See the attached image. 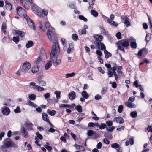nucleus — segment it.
<instances>
[{"instance_id": "nucleus-1", "label": "nucleus", "mask_w": 152, "mask_h": 152, "mask_svg": "<svg viewBox=\"0 0 152 152\" xmlns=\"http://www.w3.org/2000/svg\"><path fill=\"white\" fill-rule=\"evenodd\" d=\"M45 25L46 28L48 29L47 31V34L50 41L52 42H54L52 48V50L50 54V58L53 63L56 65L59 64L61 61V60L57 59L58 55V52L59 51V47L57 42L58 39L53 32L50 30L52 29V27L51 26L48 21L45 22Z\"/></svg>"}, {"instance_id": "nucleus-2", "label": "nucleus", "mask_w": 152, "mask_h": 152, "mask_svg": "<svg viewBox=\"0 0 152 152\" xmlns=\"http://www.w3.org/2000/svg\"><path fill=\"white\" fill-rule=\"evenodd\" d=\"M9 139H10L9 138H7L4 140V145H2L1 148H4V146L7 148H9L11 147L15 148L17 147L18 146L16 144L13 142H11L10 140H8Z\"/></svg>"}, {"instance_id": "nucleus-3", "label": "nucleus", "mask_w": 152, "mask_h": 152, "mask_svg": "<svg viewBox=\"0 0 152 152\" xmlns=\"http://www.w3.org/2000/svg\"><path fill=\"white\" fill-rule=\"evenodd\" d=\"M45 56L46 53L45 50H41L40 53V56L35 61L34 63L35 64L38 65L41 61L42 59L44 58Z\"/></svg>"}, {"instance_id": "nucleus-4", "label": "nucleus", "mask_w": 152, "mask_h": 152, "mask_svg": "<svg viewBox=\"0 0 152 152\" xmlns=\"http://www.w3.org/2000/svg\"><path fill=\"white\" fill-rule=\"evenodd\" d=\"M16 10L17 14L19 16L23 15L24 18L26 15H27L24 9L21 7H17Z\"/></svg>"}, {"instance_id": "nucleus-5", "label": "nucleus", "mask_w": 152, "mask_h": 152, "mask_svg": "<svg viewBox=\"0 0 152 152\" xmlns=\"http://www.w3.org/2000/svg\"><path fill=\"white\" fill-rule=\"evenodd\" d=\"M24 18L27 21V23L29 26L31 28H32L33 29L35 30L36 29L35 24L34 22L27 15H26Z\"/></svg>"}, {"instance_id": "nucleus-6", "label": "nucleus", "mask_w": 152, "mask_h": 152, "mask_svg": "<svg viewBox=\"0 0 152 152\" xmlns=\"http://www.w3.org/2000/svg\"><path fill=\"white\" fill-rule=\"evenodd\" d=\"M116 44H119L124 47H127L129 45V42L126 39H122L118 41Z\"/></svg>"}, {"instance_id": "nucleus-7", "label": "nucleus", "mask_w": 152, "mask_h": 152, "mask_svg": "<svg viewBox=\"0 0 152 152\" xmlns=\"http://www.w3.org/2000/svg\"><path fill=\"white\" fill-rule=\"evenodd\" d=\"M107 75L109 77H112L114 75L115 76V80L117 81L118 79V76L115 72H112L110 70H108V72H107Z\"/></svg>"}, {"instance_id": "nucleus-8", "label": "nucleus", "mask_w": 152, "mask_h": 152, "mask_svg": "<svg viewBox=\"0 0 152 152\" xmlns=\"http://www.w3.org/2000/svg\"><path fill=\"white\" fill-rule=\"evenodd\" d=\"M31 64L27 61L25 62L23 65V68L25 71H28L31 68Z\"/></svg>"}, {"instance_id": "nucleus-9", "label": "nucleus", "mask_w": 152, "mask_h": 152, "mask_svg": "<svg viewBox=\"0 0 152 152\" xmlns=\"http://www.w3.org/2000/svg\"><path fill=\"white\" fill-rule=\"evenodd\" d=\"M100 29V31L102 33V34L105 35L108 39L109 41H110V39H111L110 35L108 33V32H106L104 27H99Z\"/></svg>"}, {"instance_id": "nucleus-10", "label": "nucleus", "mask_w": 152, "mask_h": 152, "mask_svg": "<svg viewBox=\"0 0 152 152\" xmlns=\"http://www.w3.org/2000/svg\"><path fill=\"white\" fill-rule=\"evenodd\" d=\"M24 125L27 128L28 130H33V128L31 126H33V124L29 121H26Z\"/></svg>"}, {"instance_id": "nucleus-11", "label": "nucleus", "mask_w": 152, "mask_h": 152, "mask_svg": "<svg viewBox=\"0 0 152 152\" xmlns=\"http://www.w3.org/2000/svg\"><path fill=\"white\" fill-rule=\"evenodd\" d=\"M95 42H101L103 39V36L101 35L96 34L94 36Z\"/></svg>"}, {"instance_id": "nucleus-12", "label": "nucleus", "mask_w": 152, "mask_h": 152, "mask_svg": "<svg viewBox=\"0 0 152 152\" xmlns=\"http://www.w3.org/2000/svg\"><path fill=\"white\" fill-rule=\"evenodd\" d=\"M113 121H116L117 123L122 124L124 123V120L121 117H115L113 120Z\"/></svg>"}, {"instance_id": "nucleus-13", "label": "nucleus", "mask_w": 152, "mask_h": 152, "mask_svg": "<svg viewBox=\"0 0 152 152\" xmlns=\"http://www.w3.org/2000/svg\"><path fill=\"white\" fill-rule=\"evenodd\" d=\"M21 132L22 133H23V135L25 138H27L28 136V132L26 131L25 128L21 126L20 128Z\"/></svg>"}, {"instance_id": "nucleus-14", "label": "nucleus", "mask_w": 152, "mask_h": 152, "mask_svg": "<svg viewBox=\"0 0 152 152\" xmlns=\"http://www.w3.org/2000/svg\"><path fill=\"white\" fill-rule=\"evenodd\" d=\"M68 96L70 99L72 100L76 97L75 93L74 91H72L68 94Z\"/></svg>"}, {"instance_id": "nucleus-15", "label": "nucleus", "mask_w": 152, "mask_h": 152, "mask_svg": "<svg viewBox=\"0 0 152 152\" xmlns=\"http://www.w3.org/2000/svg\"><path fill=\"white\" fill-rule=\"evenodd\" d=\"M125 104L127 107L130 108L136 107V106L134 103H132L129 102H125Z\"/></svg>"}, {"instance_id": "nucleus-16", "label": "nucleus", "mask_w": 152, "mask_h": 152, "mask_svg": "<svg viewBox=\"0 0 152 152\" xmlns=\"http://www.w3.org/2000/svg\"><path fill=\"white\" fill-rule=\"evenodd\" d=\"M10 109L7 107H5L2 111L3 114L5 115H8L10 113Z\"/></svg>"}, {"instance_id": "nucleus-17", "label": "nucleus", "mask_w": 152, "mask_h": 152, "mask_svg": "<svg viewBox=\"0 0 152 152\" xmlns=\"http://www.w3.org/2000/svg\"><path fill=\"white\" fill-rule=\"evenodd\" d=\"M5 3L6 4L5 6L6 9L7 10H11L12 9V6L11 4L7 0L5 1Z\"/></svg>"}, {"instance_id": "nucleus-18", "label": "nucleus", "mask_w": 152, "mask_h": 152, "mask_svg": "<svg viewBox=\"0 0 152 152\" xmlns=\"http://www.w3.org/2000/svg\"><path fill=\"white\" fill-rule=\"evenodd\" d=\"M15 33L21 37H24L25 33L24 32L18 30H15Z\"/></svg>"}, {"instance_id": "nucleus-19", "label": "nucleus", "mask_w": 152, "mask_h": 152, "mask_svg": "<svg viewBox=\"0 0 152 152\" xmlns=\"http://www.w3.org/2000/svg\"><path fill=\"white\" fill-rule=\"evenodd\" d=\"M39 71V66L35 64L31 70L32 72L33 73H35Z\"/></svg>"}, {"instance_id": "nucleus-20", "label": "nucleus", "mask_w": 152, "mask_h": 152, "mask_svg": "<svg viewBox=\"0 0 152 152\" xmlns=\"http://www.w3.org/2000/svg\"><path fill=\"white\" fill-rule=\"evenodd\" d=\"M104 136L106 138H108L109 139H112L113 138V136L112 134H111L110 133L107 132H104Z\"/></svg>"}, {"instance_id": "nucleus-21", "label": "nucleus", "mask_w": 152, "mask_h": 152, "mask_svg": "<svg viewBox=\"0 0 152 152\" xmlns=\"http://www.w3.org/2000/svg\"><path fill=\"white\" fill-rule=\"evenodd\" d=\"M81 95L85 99H87L89 98V96L86 91H83L81 93Z\"/></svg>"}, {"instance_id": "nucleus-22", "label": "nucleus", "mask_w": 152, "mask_h": 152, "mask_svg": "<svg viewBox=\"0 0 152 152\" xmlns=\"http://www.w3.org/2000/svg\"><path fill=\"white\" fill-rule=\"evenodd\" d=\"M26 104L29 105L30 106H32L34 108H36L37 107V105L36 104L34 103L31 100H29L28 103H26Z\"/></svg>"}, {"instance_id": "nucleus-23", "label": "nucleus", "mask_w": 152, "mask_h": 152, "mask_svg": "<svg viewBox=\"0 0 152 152\" xmlns=\"http://www.w3.org/2000/svg\"><path fill=\"white\" fill-rule=\"evenodd\" d=\"M59 108H69L71 109L72 108V106L69 104H61L59 106Z\"/></svg>"}, {"instance_id": "nucleus-24", "label": "nucleus", "mask_w": 152, "mask_h": 152, "mask_svg": "<svg viewBox=\"0 0 152 152\" xmlns=\"http://www.w3.org/2000/svg\"><path fill=\"white\" fill-rule=\"evenodd\" d=\"M47 113L50 115L53 116H54L56 113V111L54 110L51 111L50 109H48L47 110Z\"/></svg>"}, {"instance_id": "nucleus-25", "label": "nucleus", "mask_w": 152, "mask_h": 152, "mask_svg": "<svg viewBox=\"0 0 152 152\" xmlns=\"http://www.w3.org/2000/svg\"><path fill=\"white\" fill-rule=\"evenodd\" d=\"M33 45V42L32 41H28L27 43L26 44V47L27 48L31 47Z\"/></svg>"}, {"instance_id": "nucleus-26", "label": "nucleus", "mask_w": 152, "mask_h": 152, "mask_svg": "<svg viewBox=\"0 0 152 152\" xmlns=\"http://www.w3.org/2000/svg\"><path fill=\"white\" fill-rule=\"evenodd\" d=\"M74 146L77 150L82 149V151H85V148L83 146L75 144L74 145Z\"/></svg>"}, {"instance_id": "nucleus-27", "label": "nucleus", "mask_w": 152, "mask_h": 152, "mask_svg": "<svg viewBox=\"0 0 152 152\" xmlns=\"http://www.w3.org/2000/svg\"><path fill=\"white\" fill-rule=\"evenodd\" d=\"M52 65L51 62V61H49L45 64V69L46 70H48L50 68Z\"/></svg>"}, {"instance_id": "nucleus-28", "label": "nucleus", "mask_w": 152, "mask_h": 152, "mask_svg": "<svg viewBox=\"0 0 152 152\" xmlns=\"http://www.w3.org/2000/svg\"><path fill=\"white\" fill-rule=\"evenodd\" d=\"M104 53L105 55V57L106 59H107L109 57L112 56V54L107 50H105Z\"/></svg>"}, {"instance_id": "nucleus-29", "label": "nucleus", "mask_w": 152, "mask_h": 152, "mask_svg": "<svg viewBox=\"0 0 152 152\" xmlns=\"http://www.w3.org/2000/svg\"><path fill=\"white\" fill-rule=\"evenodd\" d=\"M12 40L15 43L17 44L18 43L20 40L19 37L18 36H14L13 37Z\"/></svg>"}, {"instance_id": "nucleus-30", "label": "nucleus", "mask_w": 152, "mask_h": 152, "mask_svg": "<svg viewBox=\"0 0 152 152\" xmlns=\"http://www.w3.org/2000/svg\"><path fill=\"white\" fill-rule=\"evenodd\" d=\"M29 99L31 100H34L36 99V96L34 94H31L28 96Z\"/></svg>"}, {"instance_id": "nucleus-31", "label": "nucleus", "mask_w": 152, "mask_h": 152, "mask_svg": "<svg viewBox=\"0 0 152 152\" xmlns=\"http://www.w3.org/2000/svg\"><path fill=\"white\" fill-rule=\"evenodd\" d=\"M20 2L21 3H25L26 4V5H24V8L27 9V10H28L29 9V6L28 3L27 4L26 3V2H27L26 0H21L20 1Z\"/></svg>"}, {"instance_id": "nucleus-32", "label": "nucleus", "mask_w": 152, "mask_h": 152, "mask_svg": "<svg viewBox=\"0 0 152 152\" xmlns=\"http://www.w3.org/2000/svg\"><path fill=\"white\" fill-rule=\"evenodd\" d=\"M75 109L79 113H81L82 111V107L80 105H77L76 106Z\"/></svg>"}, {"instance_id": "nucleus-33", "label": "nucleus", "mask_w": 152, "mask_h": 152, "mask_svg": "<svg viewBox=\"0 0 152 152\" xmlns=\"http://www.w3.org/2000/svg\"><path fill=\"white\" fill-rule=\"evenodd\" d=\"M131 47L132 48L136 49L137 47V44L136 42L132 41L131 43Z\"/></svg>"}, {"instance_id": "nucleus-34", "label": "nucleus", "mask_w": 152, "mask_h": 152, "mask_svg": "<svg viewBox=\"0 0 152 152\" xmlns=\"http://www.w3.org/2000/svg\"><path fill=\"white\" fill-rule=\"evenodd\" d=\"M91 13V14L94 17H96L98 16V14L97 12L94 10H92Z\"/></svg>"}, {"instance_id": "nucleus-35", "label": "nucleus", "mask_w": 152, "mask_h": 152, "mask_svg": "<svg viewBox=\"0 0 152 152\" xmlns=\"http://www.w3.org/2000/svg\"><path fill=\"white\" fill-rule=\"evenodd\" d=\"M75 75V72H72L71 73H67L65 75L66 78H68L74 76Z\"/></svg>"}, {"instance_id": "nucleus-36", "label": "nucleus", "mask_w": 152, "mask_h": 152, "mask_svg": "<svg viewBox=\"0 0 152 152\" xmlns=\"http://www.w3.org/2000/svg\"><path fill=\"white\" fill-rule=\"evenodd\" d=\"M42 116L43 120L45 121H46V120L47 119V118L49 119L48 115L45 113H42Z\"/></svg>"}, {"instance_id": "nucleus-37", "label": "nucleus", "mask_w": 152, "mask_h": 152, "mask_svg": "<svg viewBox=\"0 0 152 152\" xmlns=\"http://www.w3.org/2000/svg\"><path fill=\"white\" fill-rule=\"evenodd\" d=\"M137 113L136 111H133L130 113L131 116L133 118H135L137 117Z\"/></svg>"}, {"instance_id": "nucleus-38", "label": "nucleus", "mask_w": 152, "mask_h": 152, "mask_svg": "<svg viewBox=\"0 0 152 152\" xmlns=\"http://www.w3.org/2000/svg\"><path fill=\"white\" fill-rule=\"evenodd\" d=\"M106 128L107 126L105 123H101L100 124V125L99 126V128L100 129L102 130Z\"/></svg>"}, {"instance_id": "nucleus-39", "label": "nucleus", "mask_w": 152, "mask_h": 152, "mask_svg": "<svg viewBox=\"0 0 152 152\" xmlns=\"http://www.w3.org/2000/svg\"><path fill=\"white\" fill-rule=\"evenodd\" d=\"M54 94L56 95V97L57 99H58L60 98L61 92L60 91H56L54 92Z\"/></svg>"}, {"instance_id": "nucleus-40", "label": "nucleus", "mask_w": 152, "mask_h": 152, "mask_svg": "<svg viewBox=\"0 0 152 152\" xmlns=\"http://www.w3.org/2000/svg\"><path fill=\"white\" fill-rule=\"evenodd\" d=\"M95 133V132L93 130H89L88 131L87 134L89 136H91Z\"/></svg>"}, {"instance_id": "nucleus-41", "label": "nucleus", "mask_w": 152, "mask_h": 152, "mask_svg": "<svg viewBox=\"0 0 152 152\" xmlns=\"http://www.w3.org/2000/svg\"><path fill=\"white\" fill-rule=\"evenodd\" d=\"M142 54H143L142 49H141L139 51L138 53L137 54V55L139 56L138 57V58L139 59H141L142 58L141 56L142 55Z\"/></svg>"}, {"instance_id": "nucleus-42", "label": "nucleus", "mask_w": 152, "mask_h": 152, "mask_svg": "<svg viewBox=\"0 0 152 152\" xmlns=\"http://www.w3.org/2000/svg\"><path fill=\"white\" fill-rule=\"evenodd\" d=\"M111 147L114 149H116L119 147V145L116 142H115L111 145Z\"/></svg>"}, {"instance_id": "nucleus-43", "label": "nucleus", "mask_w": 152, "mask_h": 152, "mask_svg": "<svg viewBox=\"0 0 152 152\" xmlns=\"http://www.w3.org/2000/svg\"><path fill=\"white\" fill-rule=\"evenodd\" d=\"M37 6L36 5L33 4L31 7V9L34 12H37Z\"/></svg>"}, {"instance_id": "nucleus-44", "label": "nucleus", "mask_w": 152, "mask_h": 152, "mask_svg": "<svg viewBox=\"0 0 152 152\" xmlns=\"http://www.w3.org/2000/svg\"><path fill=\"white\" fill-rule=\"evenodd\" d=\"M72 39L75 41H77L78 40V35L76 34H73L72 36Z\"/></svg>"}, {"instance_id": "nucleus-45", "label": "nucleus", "mask_w": 152, "mask_h": 152, "mask_svg": "<svg viewBox=\"0 0 152 152\" xmlns=\"http://www.w3.org/2000/svg\"><path fill=\"white\" fill-rule=\"evenodd\" d=\"M108 23L110 25L115 27H116L118 25L117 23L113 20H110L108 22Z\"/></svg>"}, {"instance_id": "nucleus-46", "label": "nucleus", "mask_w": 152, "mask_h": 152, "mask_svg": "<svg viewBox=\"0 0 152 152\" xmlns=\"http://www.w3.org/2000/svg\"><path fill=\"white\" fill-rule=\"evenodd\" d=\"M117 45V47H118V49L121 51H122L124 53L125 52V50L123 47H122V45H120L119 44H116Z\"/></svg>"}, {"instance_id": "nucleus-47", "label": "nucleus", "mask_w": 152, "mask_h": 152, "mask_svg": "<svg viewBox=\"0 0 152 152\" xmlns=\"http://www.w3.org/2000/svg\"><path fill=\"white\" fill-rule=\"evenodd\" d=\"M35 88L38 91H41L44 90V88L38 86H35Z\"/></svg>"}, {"instance_id": "nucleus-48", "label": "nucleus", "mask_w": 152, "mask_h": 152, "mask_svg": "<svg viewBox=\"0 0 152 152\" xmlns=\"http://www.w3.org/2000/svg\"><path fill=\"white\" fill-rule=\"evenodd\" d=\"M79 18L80 19L83 20L85 22H86L88 20L83 15H79Z\"/></svg>"}, {"instance_id": "nucleus-49", "label": "nucleus", "mask_w": 152, "mask_h": 152, "mask_svg": "<svg viewBox=\"0 0 152 152\" xmlns=\"http://www.w3.org/2000/svg\"><path fill=\"white\" fill-rule=\"evenodd\" d=\"M150 34L148 33L147 34L145 39L147 43L150 39Z\"/></svg>"}, {"instance_id": "nucleus-50", "label": "nucleus", "mask_w": 152, "mask_h": 152, "mask_svg": "<svg viewBox=\"0 0 152 152\" xmlns=\"http://www.w3.org/2000/svg\"><path fill=\"white\" fill-rule=\"evenodd\" d=\"M39 85L41 86H44L46 85V83L43 80H40L39 81Z\"/></svg>"}, {"instance_id": "nucleus-51", "label": "nucleus", "mask_w": 152, "mask_h": 152, "mask_svg": "<svg viewBox=\"0 0 152 152\" xmlns=\"http://www.w3.org/2000/svg\"><path fill=\"white\" fill-rule=\"evenodd\" d=\"M107 92V88L106 87H103L102 88L101 91V93L102 94H104L106 92Z\"/></svg>"}, {"instance_id": "nucleus-52", "label": "nucleus", "mask_w": 152, "mask_h": 152, "mask_svg": "<svg viewBox=\"0 0 152 152\" xmlns=\"http://www.w3.org/2000/svg\"><path fill=\"white\" fill-rule=\"evenodd\" d=\"M123 106L122 105H120L119 106L118 109V111L119 113H121L122 112Z\"/></svg>"}, {"instance_id": "nucleus-53", "label": "nucleus", "mask_w": 152, "mask_h": 152, "mask_svg": "<svg viewBox=\"0 0 152 152\" xmlns=\"http://www.w3.org/2000/svg\"><path fill=\"white\" fill-rule=\"evenodd\" d=\"M36 134L37 137L39 139L42 140L43 139V137L42 135L39 134L38 132H37L36 133Z\"/></svg>"}, {"instance_id": "nucleus-54", "label": "nucleus", "mask_w": 152, "mask_h": 152, "mask_svg": "<svg viewBox=\"0 0 152 152\" xmlns=\"http://www.w3.org/2000/svg\"><path fill=\"white\" fill-rule=\"evenodd\" d=\"M116 36L118 39L121 38V34L120 32H118L116 33Z\"/></svg>"}, {"instance_id": "nucleus-55", "label": "nucleus", "mask_w": 152, "mask_h": 152, "mask_svg": "<svg viewBox=\"0 0 152 152\" xmlns=\"http://www.w3.org/2000/svg\"><path fill=\"white\" fill-rule=\"evenodd\" d=\"M100 46L101 50H102L104 51H104H105V50H106V47L105 45L102 43Z\"/></svg>"}, {"instance_id": "nucleus-56", "label": "nucleus", "mask_w": 152, "mask_h": 152, "mask_svg": "<svg viewBox=\"0 0 152 152\" xmlns=\"http://www.w3.org/2000/svg\"><path fill=\"white\" fill-rule=\"evenodd\" d=\"M14 111L15 113H19L21 112L19 106H17L16 109H14Z\"/></svg>"}, {"instance_id": "nucleus-57", "label": "nucleus", "mask_w": 152, "mask_h": 152, "mask_svg": "<svg viewBox=\"0 0 152 152\" xmlns=\"http://www.w3.org/2000/svg\"><path fill=\"white\" fill-rule=\"evenodd\" d=\"M115 127L114 126H112L110 129H109L108 127H107L106 130L108 132H112L114 129Z\"/></svg>"}, {"instance_id": "nucleus-58", "label": "nucleus", "mask_w": 152, "mask_h": 152, "mask_svg": "<svg viewBox=\"0 0 152 152\" xmlns=\"http://www.w3.org/2000/svg\"><path fill=\"white\" fill-rule=\"evenodd\" d=\"M129 19L125 20L124 21V24L126 25V27H128V26H130L131 24L130 22L129 21Z\"/></svg>"}, {"instance_id": "nucleus-59", "label": "nucleus", "mask_w": 152, "mask_h": 152, "mask_svg": "<svg viewBox=\"0 0 152 152\" xmlns=\"http://www.w3.org/2000/svg\"><path fill=\"white\" fill-rule=\"evenodd\" d=\"M43 24H44L42 23H40L39 24V28L40 29H42L43 30L45 31V26L43 25Z\"/></svg>"}, {"instance_id": "nucleus-60", "label": "nucleus", "mask_w": 152, "mask_h": 152, "mask_svg": "<svg viewBox=\"0 0 152 152\" xmlns=\"http://www.w3.org/2000/svg\"><path fill=\"white\" fill-rule=\"evenodd\" d=\"M142 49L143 53L144 54V55L146 56L148 54V51L145 48H143Z\"/></svg>"}, {"instance_id": "nucleus-61", "label": "nucleus", "mask_w": 152, "mask_h": 152, "mask_svg": "<svg viewBox=\"0 0 152 152\" xmlns=\"http://www.w3.org/2000/svg\"><path fill=\"white\" fill-rule=\"evenodd\" d=\"M135 100V97L131 96L128 99V102H134Z\"/></svg>"}, {"instance_id": "nucleus-62", "label": "nucleus", "mask_w": 152, "mask_h": 152, "mask_svg": "<svg viewBox=\"0 0 152 152\" xmlns=\"http://www.w3.org/2000/svg\"><path fill=\"white\" fill-rule=\"evenodd\" d=\"M98 71L102 74H104V71L102 69L101 67H99L97 68Z\"/></svg>"}, {"instance_id": "nucleus-63", "label": "nucleus", "mask_w": 152, "mask_h": 152, "mask_svg": "<svg viewBox=\"0 0 152 152\" xmlns=\"http://www.w3.org/2000/svg\"><path fill=\"white\" fill-rule=\"evenodd\" d=\"M44 146V147L48 151H50L52 150V148L50 146H48L47 145H45Z\"/></svg>"}, {"instance_id": "nucleus-64", "label": "nucleus", "mask_w": 152, "mask_h": 152, "mask_svg": "<svg viewBox=\"0 0 152 152\" xmlns=\"http://www.w3.org/2000/svg\"><path fill=\"white\" fill-rule=\"evenodd\" d=\"M106 124L107 126H110L113 125L112 122L110 121H108L106 122Z\"/></svg>"}]
</instances>
